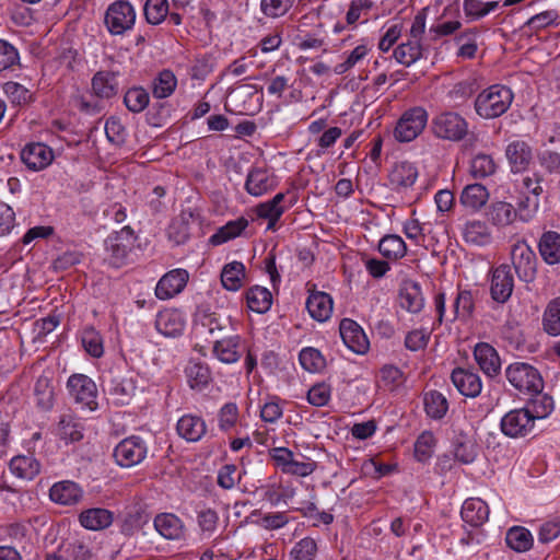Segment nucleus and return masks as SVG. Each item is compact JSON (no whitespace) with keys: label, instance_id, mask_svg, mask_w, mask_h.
Listing matches in <instances>:
<instances>
[{"label":"nucleus","instance_id":"obj_1","mask_svg":"<svg viewBox=\"0 0 560 560\" xmlns=\"http://www.w3.org/2000/svg\"><path fill=\"white\" fill-rule=\"evenodd\" d=\"M513 92L502 84H493L480 92L474 103L478 116L493 119L502 116L513 102Z\"/></svg>","mask_w":560,"mask_h":560},{"label":"nucleus","instance_id":"obj_2","mask_svg":"<svg viewBox=\"0 0 560 560\" xmlns=\"http://www.w3.org/2000/svg\"><path fill=\"white\" fill-rule=\"evenodd\" d=\"M505 377L522 394L527 395L544 390L545 383L540 372L528 363L515 362L510 364L505 370Z\"/></svg>","mask_w":560,"mask_h":560},{"label":"nucleus","instance_id":"obj_3","mask_svg":"<svg viewBox=\"0 0 560 560\" xmlns=\"http://www.w3.org/2000/svg\"><path fill=\"white\" fill-rule=\"evenodd\" d=\"M432 133L442 140L457 142L468 133L467 120L455 112H443L434 116L430 125Z\"/></svg>","mask_w":560,"mask_h":560},{"label":"nucleus","instance_id":"obj_4","mask_svg":"<svg viewBox=\"0 0 560 560\" xmlns=\"http://www.w3.org/2000/svg\"><path fill=\"white\" fill-rule=\"evenodd\" d=\"M428 112L421 106H415L402 113L394 129V137L399 142L415 140L428 124Z\"/></svg>","mask_w":560,"mask_h":560},{"label":"nucleus","instance_id":"obj_5","mask_svg":"<svg viewBox=\"0 0 560 560\" xmlns=\"http://www.w3.org/2000/svg\"><path fill=\"white\" fill-rule=\"evenodd\" d=\"M136 21V12L128 1H115L106 12L104 22L112 35H122L130 30Z\"/></svg>","mask_w":560,"mask_h":560},{"label":"nucleus","instance_id":"obj_6","mask_svg":"<svg viewBox=\"0 0 560 560\" xmlns=\"http://www.w3.org/2000/svg\"><path fill=\"white\" fill-rule=\"evenodd\" d=\"M511 259L520 280L526 283L534 281L537 272V257L526 242L518 241L512 246Z\"/></svg>","mask_w":560,"mask_h":560},{"label":"nucleus","instance_id":"obj_7","mask_svg":"<svg viewBox=\"0 0 560 560\" xmlns=\"http://www.w3.org/2000/svg\"><path fill=\"white\" fill-rule=\"evenodd\" d=\"M536 419L529 408H520L509 411L501 419V431L510 438L526 436L534 429Z\"/></svg>","mask_w":560,"mask_h":560},{"label":"nucleus","instance_id":"obj_8","mask_svg":"<svg viewBox=\"0 0 560 560\" xmlns=\"http://www.w3.org/2000/svg\"><path fill=\"white\" fill-rule=\"evenodd\" d=\"M69 393L82 408L95 410L97 408V388L95 383L86 375L73 374L67 383Z\"/></svg>","mask_w":560,"mask_h":560},{"label":"nucleus","instance_id":"obj_9","mask_svg":"<svg viewBox=\"0 0 560 560\" xmlns=\"http://www.w3.org/2000/svg\"><path fill=\"white\" fill-rule=\"evenodd\" d=\"M148 447L139 436L124 439L114 448L113 456L121 467H132L140 464L147 456Z\"/></svg>","mask_w":560,"mask_h":560},{"label":"nucleus","instance_id":"obj_10","mask_svg":"<svg viewBox=\"0 0 560 560\" xmlns=\"http://www.w3.org/2000/svg\"><path fill=\"white\" fill-rule=\"evenodd\" d=\"M135 234L130 226H124L106 240V249L109 253V262L116 268L121 267L135 243Z\"/></svg>","mask_w":560,"mask_h":560},{"label":"nucleus","instance_id":"obj_11","mask_svg":"<svg viewBox=\"0 0 560 560\" xmlns=\"http://www.w3.org/2000/svg\"><path fill=\"white\" fill-rule=\"evenodd\" d=\"M245 347L237 334L222 336L213 341L212 353L224 364L236 363L243 355Z\"/></svg>","mask_w":560,"mask_h":560},{"label":"nucleus","instance_id":"obj_12","mask_svg":"<svg viewBox=\"0 0 560 560\" xmlns=\"http://www.w3.org/2000/svg\"><path fill=\"white\" fill-rule=\"evenodd\" d=\"M196 328L202 335H210L214 340L233 330L231 319L217 313L199 312L196 315Z\"/></svg>","mask_w":560,"mask_h":560},{"label":"nucleus","instance_id":"obj_13","mask_svg":"<svg viewBox=\"0 0 560 560\" xmlns=\"http://www.w3.org/2000/svg\"><path fill=\"white\" fill-rule=\"evenodd\" d=\"M514 278L511 267L506 264L498 266L491 278L490 294L498 303H505L512 295Z\"/></svg>","mask_w":560,"mask_h":560},{"label":"nucleus","instance_id":"obj_14","mask_svg":"<svg viewBox=\"0 0 560 560\" xmlns=\"http://www.w3.org/2000/svg\"><path fill=\"white\" fill-rule=\"evenodd\" d=\"M21 160L27 168L40 171L51 164L54 151L42 142H32L26 144L21 151Z\"/></svg>","mask_w":560,"mask_h":560},{"label":"nucleus","instance_id":"obj_15","mask_svg":"<svg viewBox=\"0 0 560 560\" xmlns=\"http://www.w3.org/2000/svg\"><path fill=\"white\" fill-rule=\"evenodd\" d=\"M308 298L306 300V308L312 318L317 322L327 320L332 313V299L323 291H317L315 284L307 283Z\"/></svg>","mask_w":560,"mask_h":560},{"label":"nucleus","instance_id":"obj_16","mask_svg":"<svg viewBox=\"0 0 560 560\" xmlns=\"http://www.w3.org/2000/svg\"><path fill=\"white\" fill-rule=\"evenodd\" d=\"M189 275L185 269H174L165 273L155 287L160 300H168L180 293L187 284Z\"/></svg>","mask_w":560,"mask_h":560},{"label":"nucleus","instance_id":"obj_17","mask_svg":"<svg viewBox=\"0 0 560 560\" xmlns=\"http://www.w3.org/2000/svg\"><path fill=\"white\" fill-rule=\"evenodd\" d=\"M339 332L343 343L354 353L363 354L369 350V340L354 320L343 318L339 325Z\"/></svg>","mask_w":560,"mask_h":560},{"label":"nucleus","instance_id":"obj_18","mask_svg":"<svg viewBox=\"0 0 560 560\" xmlns=\"http://www.w3.org/2000/svg\"><path fill=\"white\" fill-rule=\"evenodd\" d=\"M186 326L184 314L176 308H165L158 313L155 318L156 330L165 337H178Z\"/></svg>","mask_w":560,"mask_h":560},{"label":"nucleus","instance_id":"obj_19","mask_svg":"<svg viewBox=\"0 0 560 560\" xmlns=\"http://www.w3.org/2000/svg\"><path fill=\"white\" fill-rule=\"evenodd\" d=\"M505 156L513 173L524 172L533 160V150L524 140H514L508 144Z\"/></svg>","mask_w":560,"mask_h":560},{"label":"nucleus","instance_id":"obj_20","mask_svg":"<svg viewBox=\"0 0 560 560\" xmlns=\"http://www.w3.org/2000/svg\"><path fill=\"white\" fill-rule=\"evenodd\" d=\"M417 178V167L407 161L396 163L388 174L389 184L397 191H404L412 187Z\"/></svg>","mask_w":560,"mask_h":560},{"label":"nucleus","instance_id":"obj_21","mask_svg":"<svg viewBox=\"0 0 560 560\" xmlns=\"http://www.w3.org/2000/svg\"><path fill=\"white\" fill-rule=\"evenodd\" d=\"M474 357L480 370L488 376L493 377L499 374L501 361L497 350L487 342H479L474 350Z\"/></svg>","mask_w":560,"mask_h":560},{"label":"nucleus","instance_id":"obj_22","mask_svg":"<svg viewBox=\"0 0 560 560\" xmlns=\"http://www.w3.org/2000/svg\"><path fill=\"white\" fill-rule=\"evenodd\" d=\"M451 380L458 392L466 397H477L481 393V380L475 372L456 368L452 372Z\"/></svg>","mask_w":560,"mask_h":560},{"label":"nucleus","instance_id":"obj_23","mask_svg":"<svg viewBox=\"0 0 560 560\" xmlns=\"http://www.w3.org/2000/svg\"><path fill=\"white\" fill-rule=\"evenodd\" d=\"M176 430L187 442H198L207 433V424L199 416L184 415L177 421Z\"/></svg>","mask_w":560,"mask_h":560},{"label":"nucleus","instance_id":"obj_24","mask_svg":"<svg viewBox=\"0 0 560 560\" xmlns=\"http://www.w3.org/2000/svg\"><path fill=\"white\" fill-rule=\"evenodd\" d=\"M399 305L410 312L419 313L424 306V298L419 283L407 280L399 289Z\"/></svg>","mask_w":560,"mask_h":560},{"label":"nucleus","instance_id":"obj_25","mask_svg":"<svg viewBox=\"0 0 560 560\" xmlns=\"http://www.w3.org/2000/svg\"><path fill=\"white\" fill-rule=\"evenodd\" d=\"M276 187L273 175L264 168H253L246 177L245 190L254 196L259 197L272 190Z\"/></svg>","mask_w":560,"mask_h":560},{"label":"nucleus","instance_id":"obj_26","mask_svg":"<svg viewBox=\"0 0 560 560\" xmlns=\"http://www.w3.org/2000/svg\"><path fill=\"white\" fill-rule=\"evenodd\" d=\"M427 51L428 49L420 43V39L408 36L406 42L395 48L394 57L397 62L409 67L425 57Z\"/></svg>","mask_w":560,"mask_h":560},{"label":"nucleus","instance_id":"obj_27","mask_svg":"<svg viewBox=\"0 0 560 560\" xmlns=\"http://www.w3.org/2000/svg\"><path fill=\"white\" fill-rule=\"evenodd\" d=\"M155 529L166 539H182L185 535L183 521L173 513H161L154 518Z\"/></svg>","mask_w":560,"mask_h":560},{"label":"nucleus","instance_id":"obj_28","mask_svg":"<svg viewBox=\"0 0 560 560\" xmlns=\"http://www.w3.org/2000/svg\"><path fill=\"white\" fill-rule=\"evenodd\" d=\"M460 515L465 523L477 527L488 520L489 506L479 498H469L464 502Z\"/></svg>","mask_w":560,"mask_h":560},{"label":"nucleus","instance_id":"obj_29","mask_svg":"<svg viewBox=\"0 0 560 560\" xmlns=\"http://www.w3.org/2000/svg\"><path fill=\"white\" fill-rule=\"evenodd\" d=\"M9 469L20 479L32 480L39 474L40 464L32 455H18L10 460Z\"/></svg>","mask_w":560,"mask_h":560},{"label":"nucleus","instance_id":"obj_30","mask_svg":"<svg viewBox=\"0 0 560 560\" xmlns=\"http://www.w3.org/2000/svg\"><path fill=\"white\" fill-rule=\"evenodd\" d=\"M49 497L56 503L71 505L80 501L82 490L72 481H60L50 488Z\"/></svg>","mask_w":560,"mask_h":560},{"label":"nucleus","instance_id":"obj_31","mask_svg":"<svg viewBox=\"0 0 560 560\" xmlns=\"http://www.w3.org/2000/svg\"><path fill=\"white\" fill-rule=\"evenodd\" d=\"M487 215L493 225L505 228L515 221L517 210L510 202L494 201L489 206Z\"/></svg>","mask_w":560,"mask_h":560},{"label":"nucleus","instance_id":"obj_32","mask_svg":"<svg viewBox=\"0 0 560 560\" xmlns=\"http://www.w3.org/2000/svg\"><path fill=\"white\" fill-rule=\"evenodd\" d=\"M465 242L477 246H485L491 242V231L488 224L480 220L467 221L463 228Z\"/></svg>","mask_w":560,"mask_h":560},{"label":"nucleus","instance_id":"obj_33","mask_svg":"<svg viewBox=\"0 0 560 560\" xmlns=\"http://www.w3.org/2000/svg\"><path fill=\"white\" fill-rule=\"evenodd\" d=\"M104 389L114 404L121 406L127 405L135 393V386L131 381L118 380L116 377L107 381Z\"/></svg>","mask_w":560,"mask_h":560},{"label":"nucleus","instance_id":"obj_34","mask_svg":"<svg viewBox=\"0 0 560 560\" xmlns=\"http://www.w3.org/2000/svg\"><path fill=\"white\" fill-rule=\"evenodd\" d=\"M79 520L81 525L86 529L100 530L108 527L113 523V514L106 509L94 508L83 511Z\"/></svg>","mask_w":560,"mask_h":560},{"label":"nucleus","instance_id":"obj_35","mask_svg":"<svg viewBox=\"0 0 560 560\" xmlns=\"http://www.w3.org/2000/svg\"><path fill=\"white\" fill-rule=\"evenodd\" d=\"M538 248L545 262L558 264L560 261V234L555 231L545 232L540 237Z\"/></svg>","mask_w":560,"mask_h":560},{"label":"nucleus","instance_id":"obj_36","mask_svg":"<svg viewBox=\"0 0 560 560\" xmlns=\"http://www.w3.org/2000/svg\"><path fill=\"white\" fill-rule=\"evenodd\" d=\"M489 196V191L483 185L470 184L463 189L460 202L464 207L477 211L487 203Z\"/></svg>","mask_w":560,"mask_h":560},{"label":"nucleus","instance_id":"obj_37","mask_svg":"<svg viewBox=\"0 0 560 560\" xmlns=\"http://www.w3.org/2000/svg\"><path fill=\"white\" fill-rule=\"evenodd\" d=\"M177 78L170 69H163L153 79L151 84L152 95L155 98L170 97L176 90Z\"/></svg>","mask_w":560,"mask_h":560},{"label":"nucleus","instance_id":"obj_38","mask_svg":"<svg viewBox=\"0 0 560 560\" xmlns=\"http://www.w3.org/2000/svg\"><path fill=\"white\" fill-rule=\"evenodd\" d=\"M92 90L97 97L110 98L118 93L116 75L106 71H98L92 79Z\"/></svg>","mask_w":560,"mask_h":560},{"label":"nucleus","instance_id":"obj_39","mask_svg":"<svg viewBox=\"0 0 560 560\" xmlns=\"http://www.w3.org/2000/svg\"><path fill=\"white\" fill-rule=\"evenodd\" d=\"M378 252L388 260H398L407 253L405 241L396 234H387L378 242Z\"/></svg>","mask_w":560,"mask_h":560},{"label":"nucleus","instance_id":"obj_40","mask_svg":"<svg viewBox=\"0 0 560 560\" xmlns=\"http://www.w3.org/2000/svg\"><path fill=\"white\" fill-rule=\"evenodd\" d=\"M248 226V220L240 217L236 220L226 222L221 226L211 237L212 245H221L230 240L241 235V233Z\"/></svg>","mask_w":560,"mask_h":560},{"label":"nucleus","instance_id":"obj_41","mask_svg":"<svg viewBox=\"0 0 560 560\" xmlns=\"http://www.w3.org/2000/svg\"><path fill=\"white\" fill-rule=\"evenodd\" d=\"M245 279V266L241 261L226 264L221 272L222 285L230 291H237L242 288Z\"/></svg>","mask_w":560,"mask_h":560},{"label":"nucleus","instance_id":"obj_42","mask_svg":"<svg viewBox=\"0 0 560 560\" xmlns=\"http://www.w3.org/2000/svg\"><path fill=\"white\" fill-rule=\"evenodd\" d=\"M186 376L189 386L196 390H202L212 380L209 366L201 362H189L186 368Z\"/></svg>","mask_w":560,"mask_h":560},{"label":"nucleus","instance_id":"obj_43","mask_svg":"<svg viewBox=\"0 0 560 560\" xmlns=\"http://www.w3.org/2000/svg\"><path fill=\"white\" fill-rule=\"evenodd\" d=\"M57 434L66 443L79 442L83 439V425L71 415H62L58 422Z\"/></svg>","mask_w":560,"mask_h":560},{"label":"nucleus","instance_id":"obj_44","mask_svg":"<svg viewBox=\"0 0 560 560\" xmlns=\"http://www.w3.org/2000/svg\"><path fill=\"white\" fill-rule=\"evenodd\" d=\"M246 301L253 312L262 314L271 307L272 295L268 289L256 285L246 292Z\"/></svg>","mask_w":560,"mask_h":560},{"label":"nucleus","instance_id":"obj_45","mask_svg":"<svg viewBox=\"0 0 560 560\" xmlns=\"http://www.w3.org/2000/svg\"><path fill=\"white\" fill-rule=\"evenodd\" d=\"M505 541L511 549L524 552L532 548L533 535L525 527L514 526L506 532Z\"/></svg>","mask_w":560,"mask_h":560},{"label":"nucleus","instance_id":"obj_46","mask_svg":"<svg viewBox=\"0 0 560 560\" xmlns=\"http://www.w3.org/2000/svg\"><path fill=\"white\" fill-rule=\"evenodd\" d=\"M423 402L427 415L435 420L442 419L448 410L447 399L438 390L425 393Z\"/></svg>","mask_w":560,"mask_h":560},{"label":"nucleus","instance_id":"obj_47","mask_svg":"<svg viewBox=\"0 0 560 560\" xmlns=\"http://www.w3.org/2000/svg\"><path fill=\"white\" fill-rule=\"evenodd\" d=\"M34 394L39 408L43 410H49L52 408L55 390L51 380L48 376L42 375L37 378L34 387Z\"/></svg>","mask_w":560,"mask_h":560},{"label":"nucleus","instance_id":"obj_48","mask_svg":"<svg viewBox=\"0 0 560 560\" xmlns=\"http://www.w3.org/2000/svg\"><path fill=\"white\" fill-rule=\"evenodd\" d=\"M530 396L528 406L529 411L535 419H544L553 410V399L548 394H544L542 390L537 393L527 394Z\"/></svg>","mask_w":560,"mask_h":560},{"label":"nucleus","instance_id":"obj_49","mask_svg":"<svg viewBox=\"0 0 560 560\" xmlns=\"http://www.w3.org/2000/svg\"><path fill=\"white\" fill-rule=\"evenodd\" d=\"M493 158L487 153L476 154L470 162V174L474 178H487L497 172Z\"/></svg>","mask_w":560,"mask_h":560},{"label":"nucleus","instance_id":"obj_50","mask_svg":"<svg viewBox=\"0 0 560 560\" xmlns=\"http://www.w3.org/2000/svg\"><path fill=\"white\" fill-rule=\"evenodd\" d=\"M542 325L548 335H560V296L548 303L544 313Z\"/></svg>","mask_w":560,"mask_h":560},{"label":"nucleus","instance_id":"obj_51","mask_svg":"<svg viewBox=\"0 0 560 560\" xmlns=\"http://www.w3.org/2000/svg\"><path fill=\"white\" fill-rule=\"evenodd\" d=\"M82 346L84 350L93 358H101L104 353V343L101 334L93 327H88L82 331Z\"/></svg>","mask_w":560,"mask_h":560},{"label":"nucleus","instance_id":"obj_52","mask_svg":"<svg viewBox=\"0 0 560 560\" xmlns=\"http://www.w3.org/2000/svg\"><path fill=\"white\" fill-rule=\"evenodd\" d=\"M475 308L474 296L470 291H459L453 305V320L456 318L468 319Z\"/></svg>","mask_w":560,"mask_h":560},{"label":"nucleus","instance_id":"obj_53","mask_svg":"<svg viewBox=\"0 0 560 560\" xmlns=\"http://www.w3.org/2000/svg\"><path fill=\"white\" fill-rule=\"evenodd\" d=\"M150 96L143 88L129 89L124 97V103L132 113H140L149 105Z\"/></svg>","mask_w":560,"mask_h":560},{"label":"nucleus","instance_id":"obj_54","mask_svg":"<svg viewBox=\"0 0 560 560\" xmlns=\"http://www.w3.org/2000/svg\"><path fill=\"white\" fill-rule=\"evenodd\" d=\"M299 360L302 368L312 373L322 371L326 365L320 351L311 347L301 350Z\"/></svg>","mask_w":560,"mask_h":560},{"label":"nucleus","instance_id":"obj_55","mask_svg":"<svg viewBox=\"0 0 560 560\" xmlns=\"http://www.w3.org/2000/svg\"><path fill=\"white\" fill-rule=\"evenodd\" d=\"M167 14V0H147L144 4V16L148 23L158 25L165 20Z\"/></svg>","mask_w":560,"mask_h":560},{"label":"nucleus","instance_id":"obj_56","mask_svg":"<svg viewBox=\"0 0 560 560\" xmlns=\"http://www.w3.org/2000/svg\"><path fill=\"white\" fill-rule=\"evenodd\" d=\"M499 7L498 1L464 0L463 10L467 18L479 20Z\"/></svg>","mask_w":560,"mask_h":560},{"label":"nucleus","instance_id":"obj_57","mask_svg":"<svg viewBox=\"0 0 560 560\" xmlns=\"http://www.w3.org/2000/svg\"><path fill=\"white\" fill-rule=\"evenodd\" d=\"M317 555V544L311 537L298 541L290 552L291 560H314Z\"/></svg>","mask_w":560,"mask_h":560},{"label":"nucleus","instance_id":"obj_58","mask_svg":"<svg viewBox=\"0 0 560 560\" xmlns=\"http://www.w3.org/2000/svg\"><path fill=\"white\" fill-rule=\"evenodd\" d=\"M435 445V438L432 432H422L415 443V455L419 462H424L431 457L433 447Z\"/></svg>","mask_w":560,"mask_h":560},{"label":"nucleus","instance_id":"obj_59","mask_svg":"<svg viewBox=\"0 0 560 560\" xmlns=\"http://www.w3.org/2000/svg\"><path fill=\"white\" fill-rule=\"evenodd\" d=\"M238 416V408L235 402L223 405L218 413L219 428L222 431L231 430L237 423Z\"/></svg>","mask_w":560,"mask_h":560},{"label":"nucleus","instance_id":"obj_60","mask_svg":"<svg viewBox=\"0 0 560 560\" xmlns=\"http://www.w3.org/2000/svg\"><path fill=\"white\" fill-rule=\"evenodd\" d=\"M294 0H261L260 9L268 18H279L284 15L293 5Z\"/></svg>","mask_w":560,"mask_h":560},{"label":"nucleus","instance_id":"obj_61","mask_svg":"<svg viewBox=\"0 0 560 560\" xmlns=\"http://www.w3.org/2000/svg\"><path fill=\"white\" fill-rule=\"evenodd\" d=\"M4 91L12 102L19 105L27 104L33 101V93L18 82H7L4 84Z\"/></svg>","mask_w":560,"mask_h":560},{"label":"nucleus","instance_id":"obj_62","mask_svg":"<svg viewBox=\"0 0 560 560\" xmlns=\"http://www.w3.org/2000/svg\"><path fill=\"white\" fill-rule=\"evenodd\" d=\"M476 445L470 440H457L454 445V456L464 464L472 463L476 458Z\"/></svg>","mask_w":560,"mask_h":560},{"label":"nucleus","instance_id":"obj_63","mask_svg":"<svg viewBox=\"0 0 560 560\" xmlns=\"http://www.w3.org/2000/svg\"><path fill=\"white\" fill-rule=\"evenodd\" d=\"M238 480L237 467L233 464H226L218 471L217 483L224 490L234 488Z\"/></svg>","mask_w":560,"mask_h":560},{"label":"nucleus","instance_id":"obj_64","mask_svg":"<svg viewBox=\"0 0 560 560\" xmlns=\"http://www.w3.org/2000/svg\"><path fill=\"white\" fill-rule=\"evenodd\" d=\"M539 165L549 174H560V153L544 150L537 155Z\"/></svg>","mask_w":560,"mask_h":560}]
</instances>
